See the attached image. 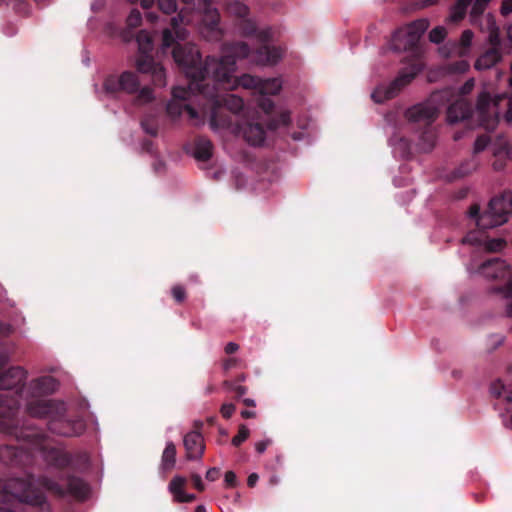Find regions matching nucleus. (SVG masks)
<instances>
[{"mask_svg":"<svg viewBox=\"0 0 512 512\" xmlns=\"http://www.w3.org/2000/svg\"><path fill=\"white\" fill-rule=\"evenodd\" d=\"M284 54L285 50L282 47L263 46L255 52L249 48V56L246 59L249 65L274 66L283 58Z\"/></svg>","mask_w":512,"mask_h":512,"instance_id":"16","label":"nucleus"},{"mask_svg":"<svg viewBox=\"0 0 512 512\" xmlns=\"http://www.w3.org/2000/svg\"><path fill=\"white\" fill-rule=\"evenodd\" d=\"M389 143L395 156L405 158L410 154V143L404 138L395 136L390 139Z\"/></svg>","mask_w":512,"mask_h":512,"instance_id":"32","label":"nucleus"},{"mask_svg":"<svg viewBox=\"0 0 512 512\" xmlns=\"http://www.w3.org/2000/svg\"><path fill=\"white\" fill-rule=\"evenodd\" d=\"M141 126L145 133L150 136H156L157 134V125L154 122H150L148 119L142 121Z\"/></svg>","mask_w":512,"mask_h":512,"instance_id":"43","label":"nucleus"},{"mask_svg":"<svg viewBox=\"0 0 512 512\" xmlns=\"http://www.w3.org/2000/svg\"><path fill=\"white\" fill-rule=\"evenodd\" d=\"M502 418H503V423L506 427L512 429V414L511 415H506L504 413L501 414Z\"/></svg>","mask_w":512,"mask_h":512,"instance_id":"62","label":"nucleus"},{"mask_svg":"<svg viewBox=\"0 0 512 512\" xmlns=\"http://www.w3.org/2000/svg\"><path fill=\"white\" fill-rule=\"evenodd\" d=\"M501 59L500 52L496 49H490L480 55L475 62L477 70H486L493 67Z\"/></svg>","mask_w":512,"mask_h":512,"instance_id":"24","label":"nucleus"},{"mask_svg":"<svg viewBox=\"0 0 512 512\" xmlns=\"http://www.w3.org/2000/svg\"><path fill=\"white\" fill-rule=\"evenodd\" d=\"M455 42L446 43L443 46L439 47V53L443 57H449L451 55H456V49L455 46H453Z\"/></svg>","mask_w":512,"mask_h":512,"instance_id":"45","label":"nucleus"},{"mask_svg":"<svg viewBox=\"0 0 512 512\" xmlns=\"http://www.w3.org/2000/svg\"><path fill=\"white\" fill-rule=\"evenodd\" d=\"M176 463V447L172 442H167L162 453L160 469L163 472L170 471Z\"/></svg>","mask_w":512,"mask_h":512,"instance_id":"26","label":"nucleus"},{"mask_svg":"<svg viewBox=\"0 0 512 512\" xmlns=\"http://www.w3.org/2000/svg\"><path fill=\"white\" fill-rule=\"evenodd\" d=\"M142 22V14L137 9H132L126 19V25L130 29L140 26Z\"/></svg>","mask_w":512,"mask_h":512,"instance_id":"37","label":"nucleus"},{"mask_svg":"<svg viewBox=\"0 0 512 512\" xmlns=\"http://www.w3.org/2000/svg\"><path fill=\"white\" fill-rule=\"evenodd\" d=\"M437 2V0H420L418 3H417V6L419 8H426V7H429L433 4H435Z\"/></svg>","mask_w":512,"mask_h":512,"instance_id":"63","label":"nucleus"},{"mask_svg":"<svg viewBox=\"0 0 512 512\" xmlns=\"http://www.w3.org/2000/svg\"><path fill=\"white\" fill-rule=\"evenodd\" d=\"M242 34L245 36L255 37L262 42L268 41L273 38L274 32L270 27L257 28L255 23L251 20H245L241 28Z\"/></svg>","mask_w":512,"mask_h":512,"instance_id":"23","label":"nucleus"},{"mask_svg":"<svg viewBox=\"0 0 512 512\" xmlns=\"http://www.w3.org/2000/svg\"><path fill=\"white\" fill-rule=\"evenodd\" d=\"M184 446L189 459H196L204 452L203 438L199 432L192 431L185 435Z\"/></svg>","mask_w":512,"mask_h":512,"instance_id":"19","label":"nucleus"},{"mask_svg":"<svg viewBox=\"0 0 512 512\" xmlns=\"http://www.w3.org/2000/svg\"><path fill=\"white\" fill-rule=\"evenodd\" d=\"M483 249L487 251H498L504 246V242L501 239H491L481 244Z\"/></svg>","mask_w":512,"mask_h":512,"instance_id":"41","label":"nucleus"},{"mask_svg":"<svg viewBox=\"0 0 512 512\" xmlns=\"http://www.w3.org/2000/svg\"><path fill=\"white\" fill-rule=\"evenodd\" d=\"M138 45L137 55L151 54L154 49V43L151 34L146 30H141L137 36Z\"/></svg>","mask_w":512,"mask_h":512,"instance_id":"29","label":"nucleus"},{"mask_svg":"<svg viewBox=\"0 0 512 512\" xmlns=\"http://www.w3.org/2000/svg\"><path fill=\"white\" fill-rule=\"evenodd\" d=\"M291 117L289 111H282L278 118L271 121L269 124V128L274 130L280 128L282 126H287L290 123Z\"/></svg>","mask_w":512,"mask_h":512,"instance_id":"36","label":"nucleus"},{"mask_svg":"<svg viewBox=\"0 0 512 512\" xmlns=\"http://www.w3.org/2000/svg\"><path fill=\"white\" fill-rule=\"evenodd\" d=\"M421 71V66L411 65L403 70L399 76L389 84L379 85L371 94V98L375 103H383L393 98L407 84H409L415 76Z\"/></svg>","mask_w":512,"mask_h":512,"instance_id":"11","label":"nucleus"},{"mask_svg":"<svg viewBox=\"0 0 512 512\" xmlns=\"http://www.w3.org/2000/svg\"><path fill=\"white\" fill-rule=\"evenodd\" d=\"M191 22L192 20L186 17L185 10H181V12L172 19L171 25L173 31L175 32L177 40H184L188 35L187 30L185 28H182L181 24H190Z\"/></svg>","mask_w":512,"mask_h":512,"instance_id":"30","label":"nucleus"},{"mask_svg":"<svg viewBox=\"0 0 512 512\" xmlns=\"http://www.w3.org/2000/svg\"><path fill=\"white\" fill-rule=\"evenodd\" d=\"M175 62L180 66L188 78L201 80L202 85H198L199 95H202L209 104V109L201 107V113L209 116V126L215 133L230 132L239 133V126L233 125L220 109L226 107L234 114L239 113L244 107V101L241 97L227 93L232 91L215 81L210 66L211 61H220V58L208 57L204 66L201 64L199 50L194 44H177L172 51Z\"/></svg>","mask_w":512,"mask_h":512,"instance_id":"1","label":"nucleus"},{"mask_svg":"<svg viewBox=\"0 0 512 512\" xmlns=\"http://www.w3.org/2000/svg\"><path fill=\"white\" fill-rule=\"evenodd\" d=\"M193 155L198 160H207L212 155V143L210 140L200 138L195 143Z\"/></svg>","mask_w":512,"mask_h":512,"instance_id":"31","label":"nucleus"},{"mask_svg":"<svg viewBox=\"0 0 512 512\" xmlns=\"http://www.w3.org/2000/svg\"><path fill=\"white\" fill-rule=\"evenodd\" d=\"M127 1L131 4H136V3L140 2V5L144 9L151 8L155 2V0H127Z\"/></svg>","mask_w":512,"mask_h":512,"instance_id":"52","label":"nucleus"},{"mask_svg":"<svg viewBox=\"0 0 512 512\" xmlns=\"http://www.w3.org/2000/svg\"><path fill=\"white\" fill-rule=\"evenodd\" d=\"M270 443V440H262L255 444V449L258 453H264L267 449L268 445Z\"/></svg>","mask_w":512,"mask_h":512,"instance_id":"54","label":"nucleus"},{"mask_svg":"<svg viewBox=\"0 0 512 512\" xmlns=\"http://www.w3.org/2000/svg\"><path fill=\"white\" fill-rule=\"evenodd\" d=\"M29 454L23 449L11 446L0 447V461L5 464H21L29 458Z\"/></svg>","mask_w":512,"mask_h":512,"instance_id":"21","label":"nucleus"},{"mask_svg":"<svg viewBox=\"0 0 512 512\" xmlns=\"http://www.w3.org/2000/svg\"><path fill=\"white\" fill-rule=\"evenodd\" d=\"M259 479V476L257 473H251L249 476H248V479H247V484L250 486V487H253L256 485L257 481Z\"/></svg>","mask_w":512,"mask_h":512,"instance_id":"61","label":"nucleus"},{"mask_svg":"<svg viewBox=\"0 0 512 512\" xmlns=\"http://www.w3.org/2000/svg\"><path fill=\"white\" fill-rule=\"evenodd\" d=\"M490 1L491 0L474 1L470 12V22L474 25H479L482 31H487L490 43L495 45L498 42L499 29L494 17L488 13L480 19V16L483 14Z\"/></svg>","mask_w":512,"mask_h":512,"instance_id":"14","label":"nucleus"},{"mask_svg":"<svg viewBox=\"0 0 512 512\" xmlns=\"http://www.w3.org/2000/svg\"><path fill=\"white\" fill-rule=\"evenodd\" d=\"M492 291L505 301V314L512 317V276L504 287H496Z\"/></svg>","mask_w":512,"mask_h":512,"instance_id":"27","label":"nucleus"},{"mask_svg":"<svg viewBox=\"0 0 512 512\" xmlns=\"http://www.w3.org/2000/svg\"><path fill=\"white\" fill-rule=\"evenodd\" d=\"M474 86L475 80L470 78L457 90L445 89L437 91V93H442L440 100L443 104L444 100L451 102L447 109V121L450 124L463 121L470 115L471 108L465 96L472 92Z\"/></svg>","mask_w":512,"mask_h":512,"instance_id":"7","label":"nucleus"},{"mask_svg":"<svg viewBox=\"0 0 512 512\" xmlns=\"http://www.w3.org/2000/svg\"><path fill=\"white\" fill-rule=\"evenodd\" d=\"M25 324L26 319L21 313L15 314L9 323L0 321V351L5 350L3 339L9 337L16 330H20Z\"/></svg>","mask_w":512,"mask_h":512,"instance_id":"22","label":"nucleus"},{"mask_svg":"<svg viewBox=\"0 0 512 512\" xmlns=\"http://www.w3.org/2000/svg\"><path fill=\"white\" fill-rule=\"evenodd\" d=\"M499 98L492 99L485 91L478 95L473 115L476 116L479 125L483 126L486 130L494 129L498 121L499 110L497 102Z\"/></svg>","mask_w":512,"mask_h":512,"instance_id":"13","label":"nucleus"},{"mask_svg":"<svg viewBox=\"0 0 512 512\" xmlns=\"http://www.w3.org/2000/svg\"><path fill=\"white\" fill-rule=\"evenodd\" d=\"M474 39V33L466 29L462 32L458 42H455L453 46H455L456 49V55L460 57H465L470 54L472 43Z\"/></svg>","mask_w":512,"mask_h":512,"instance_id":"25","label":"nucleus"},{"mask_svg":"<svg viewBox=\"0 0 512 512\" xmlns=\"http://www.w3.org/2000/svg\"><path fill=\"white\" fill-rule=\"evenodd\" d=\"M172 295L176 301L182 302L185 299V291L181 286H175L172 288Z\"/></svg>","mask_w":512,"mask_h":512,"instance_id":"49","label":"nucleus"},{"mask_svg":"<svg viewBox=\"0 0 512 512\" xmlns=\"http://www.w3.org/2000/svg\"><path fill=\"white\" fill-rule=\"evenodd\" d=\"M212 0H197V29L201 36L208 41L220 38L222 30L219 26L220 16L218 10L211 7Z\"/></svg>","mask_w":512,"mask_h":512,"instance_id":"10","label":"nucleus"},{"mask_svg":"<svg viewBox=\"0 0 512 512\" xmlns=\"http://www.w3.org/2000/svg\"><path fill=\"white\" fill-rule=\"evenodd\" d=\"M104 7V1L103 0H93L91 2V9L93 11H99Z\"/></svg>","mask_w":512,"mask_h":512,"instance_id":"60","label":"nucleus"},{"mask_svg":"<svg viewBox=\"0 0 512 512\" xmlns=\"http://www.w3.org/2000/svg\"><path fill=\"white\" fill-rule=\"evenodd\" d=\"M159 9L165 14H171L177 10V0H157Z\"/></svg>","mask_w":512,"mask_h":512,"instance_id":"39","label":"nucleus"},{"mask_svg":"<svg viewBox=\"0 0 512 512\" xmlns=\"http://www.w3.org/2000/svg\"><path fill=\"white\" fill-rule=\"evenodd\" d=\"M470 2L471 0H458L450 9L447 23H458L463 20Z\"/></svg>","mask_w":512,"mask_h":512,"instance_id":"28","label":"nucleus"},{"mask_svg":"<svg viewBox=\"0 0 512 512\" xmlns=\"http://www.w3.org/2000/svg\"><path fill=\"white\" fill-rule=\"evenodd\" d=\"M478 205H473L469 210V217L474 219L481 229H490L507 222L508 215L512 212V193L504 192L501 196L493 198L488 209L479 214Z\"/></svg>","mask_w":512,"mask_h":512,"instance_id":"5","label":"nucleus"},{"mask_svg":"<svg viewBox=\"0 0 512 512\" xmlns=\"http://www.w3.org/2000/svg\"><path fill=\"white\" fill-rule=\"evenodd\" d=\"M242 134L248 144L252 146H260L265 141V131L259 124L248 123L245 127H239V133Z\"/></svg>","mask_w":512,"mask_h":512,"instance_id":"20","label":"nucleus"},{"mask_svg":"<svg viewBox=\"0 0 512 512\" xmlns=\"http://www.w3.org/2000/svg\"><path fill=\"white\" fill-rule=\"evenodd\" d=\"M224 481L228 486H236L237 479L236 474L233 471H227L224 476Z\"/></svg>","mask_w":512,"mask_h":512,"instance_id":"51","label":"nucleus"},{"mask_svg":"<svg viewBox=\"0 0 512 512\" xmlns=\"http://www.w3.org/2000/svg\"><path fill=\"white\" fill-rule=\"evenodd\" d=\"M495 157L499 158L493 163V168L495 170H502L504 167V162L502 159H507L511 157V151L508 148L507 144L502 145L498 150L494 152Z\"/></svg>","mask_w":512,"mask_h":512,"instance_id":"34","label":"nucleus"},{"mask_svg":"<svg viewBox=\"0 0 512 512\" xmlns=\"http://www.w3.org/2000/svg\"><path fill=\"white\" fill-rule=\"evenodd\" d=\"M428 27L429 21L422 18L398 29L392 36L390 49L395 52L413 50Z\"/></svg>","mask_w":512,"mask_h":512,"instance_id":"9","label":"nucleus"},{"mask_svg":"<svg viewBox=\"0 0 512 512\" xmlns=\"http://www.w3.org/2000/svg\"><path fill=\"white\" fill-rule=\"evenodd\" d=\"M478 167V163L475 160H470L459 169V175L464 176L475 171Z\"/></svg>","mask_w":512,"mask_h":512,"instance_id":"44","label":"nucleus"},{"mask_svg":"<svg viewBox=\"0 0 512 512\" xmlns=\"http://www.w3.org/2000/svg\"><path fill=\"white\" fill-rule=\"evenodd\" d=\"M40 486L59 494L69 492L81 497L87 492L85 483L75 477L61 478L59 482L42 480L37 487L30 476L27 479L13 477L0 484V502L26 503L44 509L46 499Z\"/></svg>","mask_w":512,"mask_h":512,"instance_id":"3","label":"nucleus"},{"mask_svg":"<svg viewBox=\"0 0 512 512\" xmlns=\"http://www.w3.org/2000/svg\"><path fill=\"white\" fill-rule=\"evenodd\" d=\"M249 56V46L244 42L226 44L222 47L220 61H211L210 69L215 81L223 87L236 90L239 87L254 90L260 96L258 106L264 113L269 114L274 108V102L267 96L278 95L283 87L281 78L262 79L251 74L236 76L237 61Z\"/></svg>","mask_w":512,"mask_h":512,"instance_id":"2","label":"nucleus"},{"mask_svg":"<svg viewBox=\"0 0 512 512\" xmlns=\"http://www.w3.org/2000/svg\"><path fill=\"white\" fill-rule=\"evenodd\" d=\"M47 459L55 460L57 465H63L67 462L66 457L60 456L58 451L52 450L46 456Z\"/></svg>","mask_w":512,"mask_h":512,"instance_id":"47","label":"nucleus"},{"mask_svg":"<svg viewBox=\"0 0 512 512\" xmlns=\"http://www.w3.org/2000/svg\"><path fill=\"white\" fill-rule=\"evenodd\" d=\"M441 96L442 93L435 92L427 101L410 107L405 112L406 119L411 123L429 125L436 118L440 106L443 105Z\"/></svg>","mask_w":512,"mask_h":512,"instance_id":"12","label":"nucleus"},{"mask_svg":"<svg viewBox=\"0 0 512 512\" xmlns=\"http://www.w3.org/2000/svg\"><path fill=\"white\" fill-rule=\"evenodd\" d=\"M237 363H238V359H236V358L227 359L223 363V368H224V370H230L233 367H235Z\"/></svg>","mask_w":512,"mask_h":512,"instance_id":"57","label":"nucleus"},{"mask_svg":"<svg viewBox=\"0 0 512 512\" xmlns=\"http://www.w3.org/2000/svg\"><path fill=\"white\" fill-rule=\"evenodd\" d=\"M249 434L250 431L245 425L240 426L238 434L232 439V444L239 446L249 437Z\"/></svg>","mask_w":512,"mask_h":512,"instance_id":"40","label":"nucleus"},{"mask_svg":"<svg viewBox=\"0 0 512 512\" xmlns=\"http://www.w3.org/2000/svg\"><path fill=\"white\" fill-rule=\"evenodd\" d=\"M218 476V470L215 468H211L206 472V478L209 481H215Z\"/></svg>","mask_w":512,"mask_h":512,"instance_id":"59","label":"nucleus"},{"mask_svg":"<svg viewBox=\"0 0 512 512\" xmlns=\"http://www.w3.org/2000/svg\"><path fill=\"white\" fill-rule=\"evenodd\" d=\"M239 349V345L235 342H229L225 346V352L227 354H233Z\"/></svg>","mask_w":512,"mask_h":512,"instance_id":"56","label":"nucleus"},{"mask_svg":"<svg viewBox=\"0 0 512 512\" xmlns=\"http://www.w3.org/2000/svg\"><path fill=\"white\" fill-rule=\"evenodd\" d=\"M195 499V495L193 494H188L186 492L183 493V496L180 498V501L181 503H187V502H191Z\"/></svg>","mask_w":512,"mask_h":512,"instance_id":"64","label":"nucleus"},{"mask_svg":"<svg viewBox=\"0 0 512 512\" xmlns=\"http://www.w3.org/2000/svg\"><path fill=\"white\" fill-rule=\"evenodd\" d=\"M46 401L52 404V411L43 417L50 418L49 429L61 436H77L84 432L85 424L82 420L70 421L63 417L66 410L65 404L60 401H54L46 398ZM42 418V416H36Z\"/></svg>","mask_w":512,"mask_h":512,"instance_id":"8","label":"nucleus"},{"mask_svg":"<svg viewBox=\"0 0 512 512\" xmlns=\"http://www.w3.org/2000/svg\"><path fill=\"white\" fill-rule=\"evenodd\" d=\"M191 82L188 88H184L181 86H176L172 90V98L167 103V112L168 114L176 119L180 117L183 111H187L189 118L193 121L194 125L203 124V118L200 117L198 112L187 103V101H191L193 96H196V91L199 92L198 85H202L201 80L190 78Z\"/></svg>","mask_w":512,"mask_h":512,"instance_id":"6","label":"nucleus"},{"mask_svg":"<svg viewBox=\"0 0 512 512\" xmlns=\"http://www.w3.org/2000/svg\"><path fill=\"white\" fill-rule=\"evenodd\" d=\"M244 180L245 177L242 173H236L235 174V182L238 189L244 188Z\"/></svg>","mask_w":512,"mask_h":512,"instance_id":"58","label":"nucleus"},{"mask_svg":"<svg viewBox=\"0 0 512 512\" xmlns=\"http://www.w3.org/2000/svg\"><path fill=\"white\" fill-rule=\"evenodd\" d=\"M174 41H175V39L172 35V31L169 29H165L163 31V36H162L161 50L164 52L166 49H168L169 47H171L173 45Z\"/></svg>","mask_w":512,"mask_h":512,"instance_id":"42","label":"nucleus"},{"mask_svg":"<svg viewBox=\"0 0 512 512\" xmlns=\"http://www.w3.org/2000/svg\"><path fill=\"white\" fill-rule=\"evenodd\" d=\"M192 480H193L194 486L198 490H200V491L204 490V484H203V481H202V478L200 475H193Z\"/></svg>","mask_w":512,"mask_h":512,"instance_id":"55","label":"nucleus"},{"mask_svg":"<svg viewBox=\"0 0 512 512\" xmlns=\"http://www.w3.org/2000/svg\"><path fill=\"white\" fill-rule=\"evenodd\" d=\"M134 65L139 73L150 75L155 86L166 87V70L161 63L155 62L151 54L137 55Z\"/></svg>","mask_w":512,"mask_h":512,"instance_id":"15","label":"nucleus"},{"mask_svg":"<svg viewBox=\"0 0 512 512\" xmlns=\"http://www.w3.org/2000/svg\"><path fill=\"white\" fill-rule=\"evenodd\" d=\"M95 90L101 99L113 98L123 91L135 95V101L140 105L152 103L156 99L154 90L149 86L141 87L138 75L132 71H124L119 76H107L102 87L99 89L95 85Z\"/></svg>","mask_w":512,"mask_h":512,"instance_id":"4","label":"nucleus"},{"mask_svg":"<svg viewBox=\"0 0 512 512\" xmlns=\"http://www.w3.org/2000/svg\"><path fill=\"white\" fill-rule=\"evenodd\" d=\"M467 270L470 273L477 272L487 279H503L511 273L510 265L499 258L485 261L479 266L478 270H474V266L472 264L468 265Z\"/></svg>","mask_w":512,"mask_h":512,"instance_id":"17","label":"nucleus"},{"mask_svg":"<svg viewBox=\"0 0 512 512\" xmlns=\"http://www.w3.org/2000/svg\"><path fill=\"white\" fill-rule=\"evenodd\" d=\"M489 143V138L487 136H480L475 140L474 143V152L479 153L483 151Z\"/></svg>","mask_w":512,"mask_h":512,"instance_id":"46","label":"nucleus"},{"mask_svg":"<svg viewBox=\"0 0 512 512\" xmlns=\"http://www.w3.org/2000/svg\"><path fill=\"white\" fill-rule=\"evenodd\" d=\"M447 35V31L443 26L433 28L429 33V40L433 43H440Z\"/></svg>","mask_w":512,"mask_h":512,"instance_id":"38","label":"nucleus"},{"mask_svg":"<svg viewBox=\"0 0 512 512\" xmlns=\"http://www.w3.org/2000/svg\"><path fill=\"white\" fill-rule=\"evenodd\" d=\"M228 11L238 17L245 18L248 14V8L240 1H234L227 5Z\"/></svg>","mask_w":512,"mask_h":512,"instance_id":"35","label":"nucleus"},{"mask_svg":"<svg viewBox=\"0 0 512 512\" xmlns=\"http://www.w3.org/2000/svg\"><path fill=\"white\" fill-rule=\"evenodd\" d=\"M491 394L498 399V405L504 404L506 412L512 411V384H506L502 380H496L491 384Z\"/></svg>","mask_w":512,"mask_h":512,"instance_id":"18","label":"nucleus"},{"mask_svg":"<svg viewBox=\"0 0 512 512\" xmlns=\"http://www.w3.org/2000/svg\"><path fill=\"white\" fill-rule=\"evenodd\" d=\"M235 411V406L231 403H226L221 407L223 417L230 418Z\"/></svg>","mask_w":512,"mask_h":512,"instance_id":"50","label":"nucleus"},{"mask_svg":"<svg viewBox=\"0 0 512 512\" xmlns=\"http://www.w3.org/2000/svg\"><path fill=\"white\" fill-rule=\"evenodd\" d=\"M185 483L186 479L184 477L175 476L168 486L169 492L174 496V499L178 502L180 501V498L183 496V487Z\"/></svg>","mask_w":512,"mask_h":512,"instance_id":"33","label":"nucleus"},{"mask_svg":"<svg viewBox=\"0 0 512 512\" xmlns=\"http://www.w3.org/2000/svg\"><path fill=\"white\" fill-rule=\"evenodd\" d=\"M469 69V63L466 60H460L452 67V72L463 73Z\"/></svg>","mask_w":512,"mask_h":512,"instance_id":"48","label":"nucleus"},{"mask_svg":"<svg viewBox=\"0 0 512 512\" xmlns=\"http://www.w3.org/2000/svg\"><path fill=\"white\" fill-rule=\"evenodd\" d=\"M512 12V0H504L501 6V13L508 15Z\"/></svg>","mask_w":512,"mask_h":512,"instance_id":"53","label":"nucleus"}]
</instances>
